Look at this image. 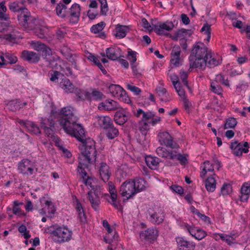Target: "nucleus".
Masks as SVG:
<instances>
[{
    "label": "nucleus",
    "instance_id": "nucleus-1",
    "mask_svg": "<svg viewBox=\"0 0 250 250\" xmlns=\"http://www.w3.org/2000/svg\"><path fill=\"white\" fill-rule=\"evenodd\" d=\"M190 68H199L203 70L207 65L214 67L220 64L212 55V52L208 50L204 44L198 42L194 45L189 57Z\"/></svg>",
    "mask_w": 250,
    "mask_h": 250
},
{
    "label": "nucleus",
    "instance_id": "nucleus-2",
    "mask_svg": "<svg viewBox=\"0 0 250 250\" xmlns=\"http://www.w3.org/2000/svg\"><path fill=\"white\" fill-rule=\"evenodd\" d=\"M59 123L68 134L74 137L83 139L84 129L80 124H77L78 118L75 115L74 109L71 106H67L62 109Z\"/></svg>",
    "mask_w": 250,
    "mask_h": 250
},
{
    "label": "nucleus",
    "instance_id": "nucleus-3",
    "mask_svg": "<svg viewBox=\"0 0 250 250\" xmlns=\"http://www.w3.org/2000/svg\"><path fill=\"white\" fill-rule=\"evenodd\" d=\"M82 137V140L78 137H75L83 143L81 154L79 157V164L78 168H88L96 161L97 151L94 146V141L90 138L86 139L84 132L83 136Z\"/></svg>",
    "mask_w": 250,
    "mask_h": 250
},
{
    "label": "nucleus",
    "instance_id": "nucleus-4",
    "mask_svg": "<svg viewBox=\"0 0 250 250\" xmlns=\"http://www.w3.org/2000/svg\"><path fill=\"white\" fill-rule=\"evenodd\" d=\"M50 234L54 237V240L62 243L71 240L72 232L65 227L53 226L50 227Z\"/></svg>",
    "mask_w": 250,
    "mask_h": 250
},
{
    "label": "nucleus",
    "instance_id": "nucleus-5",
    "mask_svg": "<svg viewBox=\"0 0 250 250\" xmlns=\"http://www.w3.org/2000/svg\"><path fill=\"white\" fill-rule=\"evenodd\" d=\"M18 19L21 25L25 29L33 28L36 22V19L31 15L30 12L26 8L21 9Z\"/></svg>",
    "mask_w": 250,
    "mask_h": 250
},
{
    "label": "nucleus",
    "instance_id": "nucleus-6",
    "mask_svg": "<svg viewBox=\"0 0 250 250\" xmlns=\"http://www.w3.org/2000/svg\"><path fill=\"white\" fill-rule=\"evenodd\" d=\"M59 85L65 92L67 93H75L78 96L79 98L82 100H84L89 94L88 93H85V97H83V94H81V90L77 88L73 83L66 78L62 79L59 83Z\"/></svg>",
    "mask_w": 250,
    "mask_h": 250
},
{
    "label": "nucleus",
    "instance_id": "nucleus-7",
    "mask_svg": "<svg viewBox=\"0 0 250 250\" xmlns=\"http://www.w3.org/2000/svg\"><path fill=\"white\" fill-rule=\"evenodd\" d=\"M146 215L149 221L154 224H160L164 221V212L160 208H156L154 209L149 208Z\"/></svg>",
    "mask_w": 250,
    "mask_h": 250
},
{
    "label": "nucleus",
    "instance_id": "nucleus-8",
    "mask_svg": "<svg viewBox=\"0 0 250 250\" xmlns=\"http://www.w3.org/2000/svg\"><path fill=\"white\" fill-rule=\"evenodd\" d=\"M153 29L159 35H165L168 36L169 33H166V31H169L172 30L174 24L172 22H159L157 25L153 24Z\"/></svg>",
    "mask_w": 250,
    "mask_h": 250
},
{
    "label": "nucleus",
    "instance_id": "nucleus-9",
    "mask_svg": "<svg viewBox=\"0 0 250 250\" xmlns=\"http://www.w3.org/2000/svg\"><path fill=\"white\" fill-rule=\"evenodd\" d=\"M120 192L121 195L126 197L127 199L133 196L136 193V190L132 181H126L121 186Z\"/></svg>",
    "mask_w": 250,
    "mask_h": 250
},
{
    "label": "nucleus",
    "instance_id": "nucleus-10",
    "mask_svg": "<svg viewBox=\"0 0 250 250\" xmlns=\"http://www.w3.org/2000/svg\"><path fill=\"white\" fill-rule=\"evenodd\" d=\"M230 148L235 155L240 156L243 153H246L249 152V146L247 142L241 143L235 141L231 144Z\"/></svg>",
    "mask_w": 250,
    "mask_h": 250
},
{
    "label": "nucleus",
    "instance_id": "nucleus-11",
    "mask_svg": "<svg viewBox=\"0 0 250 250\" xmlns=\"http://www.w3.org/2000/svg\"><path fill=\"white\" fill-rule=\"evenodd\" d=\"M158 141L161 145H164L167 147L175 148L176 144H173L172 137L167 132H160L158 135Z\"/></svg>",
    "mask_w": 250,
    "mask_h": 250
},
{
    "label": "nucleus",
    "instance_id": "nucleus-12",
    "mask_svg": "<svg viewBox=\"0 0 250 250\" xmlns=\"http://www.w3.org/2000/svg\"><path fill=\"white\" fill-rule=\"evenodd\" d=\"M34 167L32 163L28 159H23L19 164V170L20 172L25 175L33 174Z\"/></svg>",
    "mask_w": 250,
    "mask_h": 250
},
{
    "label": "nucleus",
    "instance_id": "nucleus-13",
    "mask_svg": "<svg viewBox=\"0 0 250 250\" xmlns=\"http://www.w3.org/2000/svg\"><path fill=\"white\" fill-rule=\"evenodd\" d=\"M81 15V7L77 3L73 4L69 10L68 11V16L70 17L71 22L76 23L78 22Z\"/></svg>",
    "mask_w": 250,
    "mask_h": 250
},
{
    "label": "nucleus",
    "instance_id": "nucleus-14",
    "mask_svg": "<svg viewBox=\"0 0 250 250\" xmlns=\"http://www.w3.org/2000/svg\"><path fill=\"white\" fill-rule=\"evenodd\" d=\"M119 109L115 113L114 120L116 124L121 125L126 122L128 117L124 109L120 107Z\"/></svg>",
    "mask_w": 250,
    "mask_h": 250
},
{
    "label": "nucleus",
    "instance_id": "nucleus-15",
    "mask_svg": "<svg viewBox=\"0 0 250 250\" xmlns=\"http://www.w3.org/2000/svg\"><path fill=\"white\" fill-rule=\"evenodd\" d=\"M98 107L101 109L111 111L119 109L120 107L118 103L113 100H106L104 102L101 103L99 104Z\"/></svg>",
    "mask_w": 250,
    "mask_h": 250
},
{
    "label": "nucleus",
    "instance_id": "nucleus-16",
    "mask_svg": "<svg viewBox=\"0 0 250 250\" xmlns=\"http://www.w3.org/2000/svg\"><path fill=\"white\" fill-rule=\"evenodd\" d=\"M181 53L180 47L178 45L173 46L171 53L170 62L175 66H178L180 64V55Z\"/></svg>",
    "mask_w": 250,
    "mask_h": 250
},
{
    "label": "nucleus",
    "instance_id": "nucleus-17",
    "mask_svg": "<svg viewBox=\"0 0 250 250\" xmlns=\"http://www.w3.org/2000/svg\"><path fill=\"white\" fill-rule=\"evenodd\" d=\"M179 250H194L195 245L189 241L185 240L183 238L179 237L176 239Z\"/></svg>",
    "mask_w": 250,
    "mask_h": 250
},
{
    "label": "nucleus",
    "instance_id": "nucleus-18",
    "mask_svg": "<svg viewBox=\"0 0 250 250\" xmlns=\"http://www.w3.org/2000/svg\"><path fill=\"white\" fill-rule=\"evenodd\" d=\"M22 57L24 60L32 63L38 62L40 59V56L36 53L26 50L22 51Z\"/></svg>",
    "mask_w": 250,
    "mask_h": 250
},
{
    "label": "nucleus",
    "instance_id": "nucleus-19",
    "mask_svg": "<svg viewBox=\"0 0 250 250\" xmlns=\"http://www.w3.org/2000/svg\"><path fill=\"white\" fill-rule=\"evenodd\" d=\"M100 175L104 182H106L110 176L109 167L104 163H102L99 169Z\"/></svg>",
    "mask_w": 250,
    "mask_h": 250
},
{
    "label": "nucleus",
    "instance_id": "nucleus-20",
    "mask_svg": "<svg viewBox=\"0 0 250 250\" xmlns=\"http://www.w3.org/2000/svg\"><path fill=\"white\" fill-rule=\"evenodd\" d=\"M88 195L92 207L95 210H98L100 204V197L95 192H92V191H90L88 192Z\"/></svg>",
    "mask_w": 250,
    "mask_h": 250
},
{
    "label": "nucleus",
    "instance_id": "nucleus-21",
    "mask_svg": "<svg viewBox=\"0 0 250 250\" xmlns=\"http://www.w3.org/2000/svg\"><path fill=\"white\" fill-rule=\"evenodd\" d=\"M158 236V231L154 229H148L140 233V237L149 240H154Z\"/></svg>",
    "mask_w": 250,
    "mask_h": 250
},
{
    "label": "nucleus",
    "instance_id": "nucleus-22",
    "mask_svg": "<svg viewBox=\"0 0 250 250\" xmlns=\"http://www.w3.org/2000/svg\"><path fill=\"white\" fill-rule=\"evenodd\" d=\"M188 230L192 236L198 240H201L207 235L206 231L199 228L189 227Z\"/></svg>",
    "mask_w": 250,
    "mask_h": 250
},
{
    "label": "nucleus",
    "instance_id": "nucleus-23",
    "mask_svg": "<svg viewBox=\"0 0 250 250\" xmlns=\"http://www.w3.org/2000/svg\"><path fill=\"white\" fill-rule=\"evenodd\" d=\"M99 125L104 129H107L113 125L111 119L108 116H101L98 118Z\"/></svg>",
    "mask_w": 250,
    "mask_h": 250
},
{
    "label": "nucleus",
    "instance_id": "nucleus-24",
    "mask_svg": "<svg viewBox=\"0 0 250 250\" xmlns=\"http://www.w3.org/2000/svg\"><path fill=\"white\" fill-rule=\"evenodd\" d=\"M156 152L160 157L167 159L172 160V156H173L174 151L168 150L165 147L160 146L156 149Z\"/></svg>",
    "mask_w": 250,
    "mask_h": 250
},
{
    "label": "nucleus",
    "instance_id": "nucleus-25",
    "mask_svg": "<svg viewBox=\"0 0 250 250\" xmlns=\"http://www.w3.org/2000/svg\"><path fill=\"white\" fill-rule=\"evenodd\" d=\"M132 182L134 184V188L136 190V193L145 189L147 185L144 178H136Z\"/></svg>",
    "mask_w": 250,
    "mask_h": 250
},
{
    "label": "nucleus",
    "instance_id": "nucleus-26",
    "mask_svg": "<svg viewBox=\"0 0 250 250\" xmlns=\"http://www.w3.org/2000/svg\"><path fill=\"white\" fill-rule=\"evenodd\" d=\"M119 52L118 48L109 47L106 50V56L110 60L115 61L121 57Z\"/></svg>",
    "mask_w": 250,
    "mask_h": 250
},
{
    "label": "nucleus",
    "instance_id": "nucleus-27",
    "mask_svg": "<svg viewBox=\"0 0 250 250\" xmlns=\"http://www.w3.org/2000/svg\"><path fill=\"white\" fill-rule=\"evenodd\" d=\"M135 116L139 118L140 115L142 114L143 117L142 119V122H150L149 121L151 120L154 115L151 112H144L142 109H138L137 110V112L134 113Z\"/></svg>",
    "mask_w": 250,
    "mask_h": 250
},
{
    "label": "nucleus",
    "instance_id": "nucleus-28",
    "mask_svg": "<svg viewBox=\"0 0 250 250\" xmlns=\"http://www.w3.org/2000/svg\"><path fill=\"white\" fill-rule=\"evenodd\" d=\"M67 47H64L61 49L62 53L66 57V59L70 62L75 68H77L76 56L69 53Z\"/></svg>",
    "mask_w": 250,
    "mask_h": 250
},
{
    "label": "nucleus",
    "instance_id": "nucleus-29",
    "mask_svg": "<svg viewBox=\"0 0 250 250\" xmlns=\"http://www.w3.org/2000/svg\"><path fill=\"white\" fill-rule=\"evenodd\" d=\"M109 90L114 96H122L123 94H125V91L119 85L111 84L109 87Z\"/></svg>",
    "mask_w": 250,
    "mask_h": 250
},
{
    "label": "nucleus",
    "instance_id": "nucleus-30",
    "mask_svg": "<svg viewBox=\"0 0 250 250\" xmlns=\"http://www.w3.org/2000/svg\"><path fill=\"white\" fill-rule=\"evenodd\" d=\"M85 93H88L89 94L84 100L88 98H91V96H92L93 99L95 100H101L105 97V96L101 92L96 90H93L91 93L85 91H84L83 93L82 92L81 94H83V97H85Z\"/></svg>",
    "mask_w": 250,
    "mask_h": 250
},
{
    "label": "nucleus",
    "instance_id": "nucleus-31",
    "mask_svg": "<svg viewBox=\"0 0 250 250\" xmlns=\"http://www.w3.org/2000/svg\"><path fill=\"white\" fill-rule=\"evenodd\" d=\"M85 168H78V171L81 178H83V181L85 185L90 186L91 188L92 187V183L91 182V179L87 175L86 172L84 170Z\"/></svg>",
    "mask_w": 250,
    "mask_h": 250
},
{
    "label": "nucleus",
    "instance_id": "nucleus-32",
    "mask_svg": "<svg viewBox=\"0 0 250 250\" xmlns=\"http://www.w3.org/2000/svg\"><path fill=\"white\" fill-rule=\"evenodd\" d=\"M56 13L61 18H64L68 16L67 7L62 3L58 4L56 8Z\"/></svg>",
    "mask_w": 250,
    "mask_h": 250
},
{
    "label": "nucleus",
    "instance_id": "nucleus-33",
    "mask_svg": "<svg viewBox=\"0 0 250 250\" xmlns=\"http://www.w3.org/2000/svg\"><path fill=\"white\" fill-rule=\"evenodd\" d=\"M155 90L161 101L165 102L169 101L168 98L169 94L167 93L166 88L162 87H158L156 88Z\"/></svg>",
    "mask_w": 250,
    "mask_h": 250
},
{
    "label": "nucleus",
    "instance_id": "nucleus-34",
    "mask_svg": "<svg viewBox=\"0 0 250 250\" xmlns=\"http://www.w3.org/2000/svg\"><path fill=\"white\" fill-rule=\"evenodd\" d=\"M216 182L212 176L208 177L206 181V188L208 191L213 192L216 188Z\"/></svg>",
    "mask_w": 250,
    "mask_h": 250
},
{
    "label": "nucleus",
    "instance_id": "nucleus-35",
    "mask_svg": "<svg viewBox=\"0 0 250 250\" xmlns=\"http://www.w3.org/2000/svg\"><path fill=\"white\" fill-rule=\"evenodd\" d=\"M117 32L115 36L120 39L124 38L125 37L126 33L129 31V28L127 26L118 25L116 28Z\"/></svg>",
    "mask_w": 250,
    "mask_h": 250
},
{
    "label": "nucleus",
    "instance_id": "nucleus-36",
    "mask_svg": "<svg viewBox=\"0 0 250 250\" xmlns=\"http://www.w3.org/2000/svg\"><path fill=\"white\" fill-rule=\"evenodd\" d=\"M187 156V154H181V153H177L176 151H174L173 156H172V160H177L179 161L181 165H184L188 163Z\"/></svg>",
    "mask_w": 250,
    "mask_h": 250
},
{
    "label": "nucleus",
    "instance_id": "nucleus-37",
    "mask_svg": "<svg viewBox=\"0 0 250 250\" xmlns=\"http://www.w3.org/2000/svg\"><path fill=\"white\" fill-rule=\"evenodd\" d=\"M146 162L151 169H155L159 164L158 159L151 156H148L146 158Z\"/></svg>",
    "mask_w": 250,
    "mask_h": 250
},
{
    "label": "nucleus",
    "instance_id": "nucleus-38",
    "mask_svg": "<svg viewBox=\"0 0 250 250\" xmlns=\"http://www.w3.org/2000/svg\"><path fill=\"white\" fill-rule=\"evenodd\" d=\"M9 110L12 111H16L21 108V103L18 100L10 101L7 104Z\"/></svg>",
    "mask_w": 250,
    "mask_h": 250
},
{
    "label": "nucleus",
    "instance_id": "nucleus-39",
    "mask_svg": "<svg viewBox=\"0 0 250 250\" xmlns=\"http://www.w3.org/2000/svg\"><path fill=\"white\" fill-rule=\"evenodd\" d=\"M107 129L106 136L108 139H113L117 137L119 134V131L117 128L115 127L112 125L111 127H109Z\"/></svg>",
    "mask_w": 250,
    "mask_h": 250
},
{
    "label": "nucleus",
    "instance_id": "nucleus-40",
    "mask_svg": "<svg viewBox=\"0 0 250 250\" xmlns=\"http://www.w3.org/2000/svg\"><path fill=\"white\" fill-rule=\"evenodd\" d=\"M26 128L35 134H39L41 133L39 127L36 124L31 122L28 121L27 122Z\"/></svg>",
    "mask_w": 250,
    "mask_h": 250
},
{
    "label": "nucleus",
    "instance_id": "nucleus-41",
    "mask_svg": "<svg viewBox=\"0 0 250 250\" xmlns=\"http://www.w3.org/2000/svg\"><path fill=\"white\" fill-rule=\"evenodd\" d=\"M118 234L114 231L112 233H107L104 238V239L106 243L111 244L112 242L117 241L118 240Z\"/></svg>",
    "mask_w": 250,
    "mask_h": 250
},
{
    "label": "nucleus",
    "instance_id": "nucleus-42",
    "mask_svg": "<svg viewBox=\"0 0 250 250\" xmlns=\"http://www.w3.org/2000/svg\"><path fill=\"white\" fill-rule=\"evenodd\" d=\"M232 192V186L229 184H224L221 188V193L223 196H226Z\"/></svg>",
    "mask_w": 250,
    "mask_h": 250
},
{
    "label": "nucleus",
    "instance_id": "nucleus-43",
    "mask_svg": "<svg viewBox=\"0 0 250 250\" xmlns=\"http://www.w3.org/2000/svg\"><path fill=\"white\" fill-rule=\"evenodd\" d=\"M41 127L44 128L48 126L54 127V121L52 119H43L42 118L41 122Z\"/></svg>",
    "mask_w": 250,
    "mask_h": 250
},
{
    "label": "nucleus",
    "instance_id": "nucleus-44",
    "mask_svg": "<svg viewBox=\"0 0 250 250\" xmlns=\"http://www.w3.org/2000/svg\"><path fill=\"white\" fill-rule=\"evenodd\" d=\"M210 87L211 91L214 93L218 95H220L222 93L223 90L222 88L218 83H217V82H212L211 83Z\"/></svg>",
    "mask_w": 250,
    "mask_h": 250
},
{
    "label": "nucleus",
    "instance_id": "nucleus-45",
    "mask_svg": "<svg viewBox=\"0 0 250 250\" xmlns=\"http://www.w3.org/2000/svg\"><path fill=\"white\" fill-rule=\"evenodd\" d=\"M213 82H217V83H222L226 86H229V81L228 79H225V77L221 74L216 75L215 80Z\"/></svg>",
    "mask_w": 250,
    "mask_h": 250
},
{
    "label": "nucleus",
    "instance_id": "nucleus-46",
    "mask_svg": "<svg viewBox=\"0 0 250 250\" xmlns=\"http://www.w3.org/2000/svg\"><path fill=\"white\" fill-rule=\"evenodd\" d=\"M109 191L110 194V197L113 201H115L117 199L116 189L115 186L111 182L108 183Z\"/></svg>",
    "mask_w": 250,
    "mask_h": 250
},
{
    "label": "nucleus",
    "instance_id": "nucleus-47",
    "mask_svg": "<svg viewBox=\"0 0 250 250\" xmlns=\"http://www.w3.org/2000/svg\"><path fill=\"white\" fill-rule=\"evenodd\" d=\"M105 23L104 22H101L96 25H93L90 30L94 33H97L101 31L104 28Z\"/></svg>",
    "mask_w": 250,
    "mask_h": 250
},
{
    "label": "nucleus",
    "instance_id": "nucleus-48",
    "mask_svg": "<svg viewBox=\"0 0 250 250\" xmlns=\"http://www.w3.org/2000/svg\"><path fill=\"white\" fill-rule=\"evenodd\" d=\"M201 32H204V34L207 35V41L209 42L211 37V28L210 25L206 23L201 28Z\"/></svg>",
    "mask_w": 250,
    "mask_h": 250
},
{
    "label": "nucleus",
    "instance_id": "nucleus-49",
    "mask_svg": "<svg viewBox=\"0 0 250 250\" xmlns=\"http://www.w3.org/2000/svg\"><path fill=\"white\" fill-rule=\"evenodd\" d=\"M237 125V121L235 119L233 118H230L228 119L224 126L225 129L234 128Z\"/></svg>",
    "mask_w": 250,
    "mask_h": 250
},
{
    "label": "nucleus",
    "instance_id": "nucleus-50",
    "mask_svg": "<svg viewBox=\"0 0 250 250\" xmlns=\"http://www.w3.org/2000/svg\"><path fill=\"white\" fill-rule=\"evenodd\" d=\"M17 33V31L14 30L12 33L6 34L4 38L9 42H14L18 37Z\"/></svg>",
    "mask_w": 250,
    "mask_h": 250
},
{
    "label": "nucleus",
    "instance_id": "nucleus-51",
    "mask_svg": "<svg viewBox=\"0 0 250 250\" xmlns=\"http://www.w3.org/2000/svg\"><path fill=\"white\" fill-rule=\"evenodd\" d=\"M101 3V13L104 15L106 14L108 10L106 0H98Z\"/></svg>",
    "mask_w": 250,
    "mask_h": 250
},
{
    "label": "nucleus",
    "instance_id": "nucleus-52",
    "mask_svg": "<svg viewBox=\"0 0 250 250\" xmlns=\"http://www.w3.org/2000/svg\"><path fill=\"white\" fill-rule=\"evenodd\" d=\"M150 123V122L142 121L140 122V130L143 134L146 135L147 131L149 130L148 124Z\"/></svg>",
    "mask_w": 250,
    "mask_h": 250
},
{
    "label": "nucleus",
    "instance_id": "nucleus-53",
    "mask_svg": "<svg viewBox=\"0 0 250 250\" xmlns=\"http://www.w3.org/2000/svg\"><path fill=\"white\" fill-rule=\"evenodd\" d=\"M9 9L13 12H21V9L23 8H20L19 3L17 2H13L9 5Z\"/></svg>",
    "mask_w": 250,
    "mask_h": 250
},
{
    "label": "nucleus",
    "instance_id": "nucleus-54",
    "mask_svg": "<svg viewBox=\"0 0 250 250\" xmlns=\"http://www.w3.org/2000/svg\"><path fill=\"white\" fill-rule=\"evenodd\" d=\"M31 44L33 47L37 51H42V49L44 48V46H45V44H44V43H42L40 42H32Z\"/></svg>",
    "mask_w": 250,
    "mask_h": 250
},
{
    "label": "nucleus",
    "instance_id": "nucleus-55",
    "mask_svg": "<svg viewBox=\"0 0 250 250\" xmlns=\"http://www.w3.org/2000/svg\"><path fill=\"white\" fill-rule=\"evenodd\" d=\"M45 205L48 207V212L49 214H50V217H52L56 211L54 206L53 203L49 201H46L45 203Z\"/></svg>",
    "mask_w": 250,
    "mask_h": 250
},
{
    "label": "nucleus",
    "instance_id": "nucleus-56",
    "mask_svg": "<svg viewBox=\"0 0 250 250\" xmlns=\"http://www.w3.org/2000/svg\"><path fill=\"white\" fill-rule=\"evenodd\" d=\"M180 76L185 86H186L188 88H189V87L188 86V82L187 81V78L188 76V73L184 71H181L180 73Z\"/></svg>",
    "mask_w": 250,
    "mask_h": 250
},
{
    "label": "nucleus",
    "instance_id": "nucleus-57",
    "mask_svg": "<svg viewBox=\"0 0 250 250\" xmlns=\"http://www.w3.org/2000/svg\"><path fill=\"white\" fill-rule=\"evenodd\" d=\"M127 87L129 90L133 92L136 95H139L141 92V90L140 88L129 83L127 84Z\"/></svg>",
    "mask_w": 250,
    "mask_h": 250
},
{
    "label": "nucleus",
    "instance_id": "nucleus-58",
    "mask_svg": "<svg viewBox=\"0 0 250 250\" xmlns=\"http://www.w3.org/2000/svg\"><path fill=\"white\" fill-rule=\"evenodd\" d=\"M136 52L134 51H129L128 52L127 59L132 63H134L137 60Z\"/></svg>",
    "mask_w": 250,
    "mask_h": 250
},
{
    "label": "nucleus",
    "instance_id": "nucleus-59",
    "mask_svg": "<svg viewBox=\"0 0 250 250\" xmlns=\"http://www.w3.org/2000/svg\"><path fill=\"white\" fill-rule=\"evenodd\" d=\"M35 33L40 38H44L46 34V29L44 28H38L36 29Z\"/></svg>",
    "mask_w": 250,
    "mask_h": 250
},
{
    "label": "nucleus",
    "instance_id": "nucleus-60",
    "mask_svg": "<svg viewBox=\"0 0 250 250\" xmlns=\"http://www.w3.org/2000/svg\"><path fill=\"white\" fill-rule=\"evenodd\" d=\"M61 75L63 76L60 72L58 71H53L52 73H50V80L52 82H56Z\"/></svg>",
    "mask_w": 250,
    "mask_h": 250
},
{
    "label": "nucleus",
    "instance_id": "nucleus-61",
    "mask_svg": "<svg viewBox=\"0 0 250 250\" xmlns=\"http://www.w3.org/2000/svg\"><path fill=\"white\" fill-rule=\"evenodd\" d=\"M6 59H7V64L10 63L13 64L17 62L18 59L17 58L12 55H10L9 54H6L5 56Z\"/></svg>",
    "mask_w": 250,
    "mask_h": 250
},
{
    "label": "nucleus",
    "instance_id": "nucleus-62",
    "mask_svg": "<svg viewBox=\"0 0 250 250\" xmlns=\"http://www.w3.org/2000/svg\"><path fill=\"white\" fill-rule=\"evenodd\" d=\"M170 79L172 82L174 88H177L178 86V85H180V84L179 83L178 77L175 74H173L170 76Z\"/></svg>",
    "mask_w": 250,
    "mask_h": 250
},
{
    "label": "nucleus",
    "instance_id": "nucleus-63",
    "mask_svg": "<svg viewBox=\"0 0 250 250\" xmlns=\"http://www.w3.org/2000/svg\"><path fill=\"white\" fill-rule=\"evenodd\" d=\"M170 188L176 193L179 194H183L184 192L183 188L182 187L177 185H172L170 187Z\"/></svg>",
    "mask_w": 250,
    "mask_h": 250
},
{
    "label": "nucleus",
    "instance_id": "nucleus-64",
    "mask_svg": "<svg viewBox=\"0 0 250 250\" xmlns=\"http://www.w3.org/2000/svg\"><path fill=\"white\" fill-rule=\"evenodd\" d=\"M204 164L205 165L201 173L200 176L202 178H204L206 175L207 170V168L208 167L207 165H209V161H206L204 163Z\"/></svg>",
    "mask_w": 250,
    "mask_h": 250
}]
</instances>
